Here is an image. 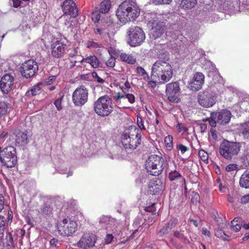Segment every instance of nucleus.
Here are the masks:
<instances>
[{
    "mask_svg": "<svg viewBox=\"0 0 249 249\" xmlns=\"http://www.w3.org/2000/svg\"><path fill=\"white\" fill-rule=\"evenodd\" d=\"M241 228V225L240 223H235L231 224V229L233 231L235 232H237L240 231Z\"/></svg>",
    "mask_w": 249,
    "mask_h": 249,
    "instance_id": "nucleus-58",
    "label": "nucleus"
},
{
    "mask_svg": "<svg viewBox=\"0 0 249 249\" xmlns=\"http://www.w3.org/2000/svg\"><path fill=\"white\" fill-rule=\"evenodd\" d=\"M206 97L203 99V107H212L215 103V97L214 95L207 94Z\"/></svg>",
    "mask_w": 249,
    "mask_h": 249,
    "instance_id": "nucleus-27",
    "label": "nucleus"
},
{
    "mask_svg": "<svg viewBox=\"0 0 249 249\" xmlns=\"http://www.w3.org/2000/svg\"><path fill=\"white\" fill-rule=\"evenodd\" d=\"M91 76L99 83L103 84L105 82V80L103 79L98 76L96 71H92L91 72Z\"/></svg>",
    "mask_w": 249,
    "mask_h": 249,
    "instance_id": "nucleus-48",
    "label": "nucleus"
},
{
    "mask_svg": "<svg viewBox=\"0 0 249 249\" xmlns=\"http://www.w3.org/2000/svg\"><path fill=\"white\" fill-rule=\"evenodd\" d=\"M168 178L170 181L177 186L180 187L184 186L185 189L186 188L184 177L181 175L179 172L177 171L176 170H171L169 172Z\"/></svg>",
    "mask_w": 249,
    "mask_h": 249,
    "instance_id": "nucleus-19",
    "label": "nucleus"
},
{
    "mask_svg": "<svg viewBox=\"0 0 249 249\" xmlns=\"http://www.w3.org/2000/svg\"><path fill=\"white\" fill-rule=\"evenodd\" d=\"M62 8L64 14H68L71 17L75 18L78 15L76 5L72 0H65L63 3Z\"/></svg>",
    "mask_w": 249,
    "mask_h": 249,
    "instance_id": "nucleus-18",
    "label": "nucleus"
},
{
    "mask_svg": "<svg viewBox=\"0 0 249 249\" xmlns=\"http://www.w3.org/2000/svg\"><path fill=\"white\" fill-rule=\"evenodd\" d=\"M148 85L151 88H155L156 86L157 83L159 84V82L155 79H152V80H148Z\"/></svg>",
    "mask_w": 249,
    "mask_h": 249,
    "instance_id": "nucleus-62",
    "label": "nucleus"
},
{
    "mask_svg": "<svg viewBox=\"0 0 249 249\" xmlns=\"http://www.w3.org/2000/svg\"><path fill=\"white\" fill-rule=\"evenodd\" d=\"M176 127L179 133L181 132H186L188 131V128L185 126V125L179 122H178Z\"/></svg>",
    "mask_w": 249,
    "mask_h": 249,
    "instance_id": "nucleus-46",
    "label": "nucleus"
},
{
    "mask_svg": "<svg viewBox=\"0 0 249 249\" xmlns=\"http://www.w3.org/2000/svg\"><path fill=\"white\" fill-rule=\"evenodd\" d=\"M66 44L60 40H57L51 45V54L52 56L56 58L63 57L65 53Z\"/></svg>",
    "mask_w": 249,
    "mask_h": 249,
    "instance_id": "nucleus-17",
    "label": "nucleus"
},
{
    "mask_svg": "<svg viewBox=\"0 0 249 249\" xmlns=\"http://www.w3.org/2000/svg\"><path fill=\"white\" fill-rule=\"evenodd\" d=\"M191 90L193 91H198L202 87V73L196 72L189 83Z\"/></svg>",
    "mask_w": 249,
    "mask_h": 249,
    "instance_id": "nucleus-21",
    "label": "nucleus"
},
{
    "mask_svg": "<svg viewBox=\"0 0 249 249\" xmlns=\"http://www.w3.org/2000/svg\"><path fill=\"white\" fill-rule=\"evenodd\" d=\"M241 145L237 142H231L224 140L220 144L219 153L224 158L231 160L232 157L238 154Z\"/></svg>",
    "mask_w": 249,
    "mask_h": 249,
    "instance_id": "nucleus-8",
    "label": "nucleus"
},
{
    "mask_svg": "<svg viewBox=\"0 0 249 249\" xmlns=\"http://www.w3.org/2000/svg\"><path fill=\"white\" fill-rule=\"evenodd\" d=\"M240 130L245 139L249 138V121L242 125Z\"/></svg>",
    "mask_w": 249,
    "mask_h": 249,
    "instance_id": "nucleus-32",
    "label": "nucleus"
},
{
    "mask_svg": "<svg viewBox=\"0 0 249 249\" xmlns=\"http://www.w3.org/2000/svg\"><path fill=\"white\" fill-rule=\"evenodd\" d=\"M0 161L7 168L15 167L18 161L16 148L8 146L1 149L0 146Z\"/></svg>",
    "mask_w": 249,
    "mask_h": 249,
    "instance_id": "nucleus-7",
    "label": "nucleus"
},
{
    "mask_svg": "<svg viewBox=\"0 0 249 249\" xmlns=\"http://www.w3.org/2000/svg\"><path fill=\"white\" fill-rule=\"evenodd\" d=\"M14 82V77L9 73L4 74L0 81V88L3 93L8 94L13 88Z\"/></svg>",
    "mask_w": 249,
    "mask_h": 249,
    "instance_id": "nucleus-15",
    "label": "nucleus"
},
{
    "mask_svg": "<svg viewBox=\"0 0 249 249\" xmlns=\"http://www.w3.org/2000/svg\"><path fill=\"white\" fill-rule=\"evenodd\" d=\"M77 227L76 221L69 216L58 221L56 224L58 233L63 237L73 236Z\"/></svg>",
    "mask_w": 249,
    "mask_h": 249,
    "instance_id": "nucleus-5",
    "label": "nucleus"
},
{
    "mask_svg": "<svg viewBox=\"0 0 249 249\" xmlns=\"http://www.w3.org/2000/svg\"><path fill=\"white\" fill-rule=\"evenodd\" d=\"M137 124L141 130H145L146 128L143 124L142 119L141 117L139 115L137 116Z\"/></svg>",
    "mask_w": 249,
    "mask_h": 249,
    "instance_id": "nucleus-49",
    "label": "nucleus"
},
{
    "mask_svg": "<svg viewBox=\"0 0 249 249\" xmlns=\"http://www.w3.org/2000/svg\"><path fill=\"white\" fill-rule=\"evenodd\" d=\"M173 137L171 135H168L164 139V142L166 147L168 148L170 150L173 146Z\"/></svg>",
    "mask_w": 249,
    "mask_h": 249,
    "instance_id": "nucleus-37",
    "label": "nucleus"
},
{
    "mask_svg": "<svg viewBox=\"0 0 249 249\" xmlns=\"http://www.w3.org/2000/svg\"><path fill=\"white\" fill-rule=\"evenodd\" d=\"M149 191L153 195H158L164 190V187L162 181L158 178L152 179L148 185Z\"/></svg>",
    "mask_w": 249,
    "mask_h": 249,
    "instance_id": "nucleus-20",
    "label": "nucleus"
},
{
    "mask_svg": "<svg viewBox=\"0 0 249 249\" xmlns=\"http://www.w3.org/2000/svg\"><path fill=\"white\" fill-rule=\"evenodd\" d=\"M242 160L244 165L249 167V152L244 155Z\"/></svg>",
    "mask_w": 249,
    "mask_h": 249,
    "instance_id": "nucleus-54",
    "label": "nucleus"
},
{
    "mask_svg": "<svg viewBox=\"0 0 249 249\" xmlns=\"http://www.w3.org/2000/svg\"><path fill=\"white\" fill-rule=\"evenodd\" d=\"M156 4H169L172 0H153Z\"/></svg>",
    "mask_w": 249,
    "mask_h": 249,
    "instance_id": "nucleus-59",
    "label": "nucleus"
},
{
    "mask_svg": "<svg viewBox=\"0 0 249 249\" xmlns=\"http://www.w3.org/2000/svg\"><path fill=\"white\" fill-rule=\"evenodd\" d=\"M180 7L185 10H189L195 7L196 5L197 0H178Z\"/></svg>",
    "mask_w": 249,
    "mask_h": 249,
    "instance_id": "nucleus-26",
    "label": "nucleus"
},
{
    "mask_svg": "<svg viewBox=\"0 0 249 249\" xmlns=\"http://www.w3.org/2000/svg\"><path fill=\"white\" fill-rule=\"evenodd\" d=\"M95 112L101 117L109 116L113 111L111 99L107 95L99 97L94 103Z\"/></svg>",
    "mask_w": 249,
    "mask_h": 249,
    "instance_id": "nucleus-6",
    "label": "nucleus"
},
{
    "mask_svg": "<svg viewBox=\"0 0 249 249\" xmlns=\"http://www.w3.org/2000/svg\"><path fill=\"white\" fill-rule=\"evenodd\" d=\"M238 168L237 165L236 164H230L226 167V170L228 172L236 170Z\"/></svg>",
    "mask_w": 249,
    "mask_h": 249,
    "instance_id": "nucleus-52",
    "label": "nucleus"
},
{
    "mask_svg": "<svg viewBox=\"0 0 249 249\" xmlns=\"http://www.w3.org/2000/svg\"><path fill=\"white\" fill-rule=\"evenodd\" d=\"M216 215H217V213L213 215V218L217 222V224L221 227H222L223 225V223L222 222V219L219 217H217Z\"/></svg>",
    "mask_w": 249,
    "mask_h": 249,
    "instance_id": "nucleus-61",
    "label": "nucleus"
},
{
    "mask_svg": "<svg viewBox=\"0 0 249 249\" xmlns=\"http://www.w3.org/2000/svg\"><path fill=\"white\" fill-rule=\"evenodd\" d=\"M42 83H39L37 85L34 86L30 90L27 92L26 94L32 96H35L39 94L41 91L40 85Z\"/></svg>",
    "mask_w": 249,
    "mask_h": 249,
    "instance_id": "nucleus-33",
    "label": "nucleus"
},
{
    "mask_svg": "<svg viewBox=\"0 0 249 249\" xmlns=\"http://www.w3.org/2000/svg\"><path fill=\"white\" fill-rule=\"evenodd\" d=\"M123 92L125 94V98L128 99V102L130 104H133L135 102V97L131 93H127L124 90H123Z\"/></svg>",
    "mask_w": 249,
    "mask_h": 249,
    "instance_id": "nucleus-43",
    "label": "nucleus"
},
{
    "mask_svg": "<svg viewBox=\"0 0 249 249\" xmlns=\"http://www.w3.org/2000/svg\"><path fill=\"white\" fill-rule=\"evenodd\" d=\"M38 70V66L37 62L33 59L25 61L21 67L22 75L26 78L35 75Z\"/></svg>",
    "mask_w": 249,
    "mask_h": 249,
    "instance_id": "nucleus-13",
    "label": "nucleus"
},
{
    "mask_svg": "<svg viewBox=\"0 0 249 249\" xmlns=\"http://www.w3.org/2000/svg\"><path fill=\"white\" fill-rule=\"evenodd\" d=\"M239 183L241 187L249 188V171H246L242 174Z\"/></svg>",
    "mask_w": 249,
    "mask_h": 249,
    "instance_id": "nucleus-28",
    "label": "nucleus"
},
{
    "mask_svg": "<svg viewBox=\"0 0 249 249\" xmlns=\"http://www.w3.org/2000/svg\"><path fill=\"white\" fill-rule=\"evenodd\" d=\"M80 62V63L85 62L88 63L93 68H97L101 65L100 60L95 55H90L86 58H83Z\"/></svg>",
    "mask_w": 249,
    "mask_h": 249,
    "instance_id": "nucleus-23",
    "label": "nucleus"
},
{
    "mask_svg": "<svg viewBox=\"0 0 249 249\" xmlns=\"http://www.w3.org/2000/svg\"><path fill=\"white\" fill-rule=\"evenodd\" d=\"M111 7V1L110 0H104L100 3L99 9L100 13L106 14L107 13Z\"/></svg>",
    "mask_w": 249,
    "mask_h": 249,
    "instance_id": "nucleus-29",
    "label": "nucleus"
},
{
    "mask_svg": "<svg viewBox=\"0 0 249 249\" xmlns=\"http://www.w3.org/2000/svg\"><path fill=\"white\" fill-rule=\"evenodd\" d=\"M137 73L142 76L143 79L146 81L149 80V76L148 74L146 72L145 70L141 66L137 67L136 69Z\"/></svg>",
    "mask_w": 249,
    "mask_h": 249,
    "instance_id": "nucleus-34",
    "label": "nucleus"
},
{
    "mask_svg": "<svg viewBox=\"0 0 249 249\" xmlns=\"http://www.w3.org/2000/svg\"><path fill=\"white\" fill-rule=\"evenodd\" d=\"M180 93L179 84L178 82L168 83L166 86V93L169 101L178 103L180 101L179 97Z\"/></svg>",
    "mask_w": 249,
    "mask_h": 249,
    "instance_id": "nucleus-12",
    "label": "nucleus"
},
{
    "mask_svg": "<svg viewBox=\"0 0 249 249\" xmlns=\"http://www.w3.org/2000/svg\"><path fill=\"white\" fill-rule=\"evenodd\" d=\"M140 9L136 2L125 0L119 6L116 15L122 23H126L136 19L140 15Z\"/></svg>",
    "mask_w": 249,
    "mask_h": 249,
    "instance_id": "nucleus-2",
    "label": "nucleus"
},
{
    "mask_svg": "<svg viewBox=\"0 0 249 249\" xmlns=\"http://www.w3.org/2000/svg\"><path fill=\"white\" fill-rule=\"evenodd\" d=\"M92 19L95 22H98L100 19L101 16L100 14V12L95 11L92 13Z\"/></svg>",
    "mask_w": 249,
    "mask_h": 249,
    "instance_id": "nucleus-47",
    "label": "nucleus"
},
{
    "mask_svg": "<svg viewBox=\"0 0 249 249\" xmlns=\"http://www.w3.org/2000/svg\"><path fill=\"white\" fill-rule=\"evenodd\" d=\"M89 92L88 89L83 85L77 87L72 95V101L76 107H81L88 101Z\"/></svg>",
    "mask_w": 249,
    "mask_h": 249,
    "instance_id": "nucleus-10",
    "label": "nucleus"
},
{
    "mask_svg": "<svg viewBox=\"0 0 249 249\" xmlns=\"http://www.w3.org/2000/svg\"><path fill=\"white\" fill-rule=\"evenodd\" d=\"M215 115L217 117V123L222 125L228 124L231 118V113L228 110H223Z\"/></svg>",
    "mask_w": 249,
    "mask_h": 249,
    "instance_id": "nucleus-22",
    "label": "nucleus"
},
{
    "mask_svg": "<svg viewBox=\"0 0 249 249\" xmlns=\"http://www.w3.org/2000/svg\"><path fill=\"white\" fill-rule=\"evenodd\" d=\"M6 220L3 216L0 215V235L3 234L5 228Z\"/></svg>",
    "mask_w": 249,
    "mask_h": 249,
    "instance_id": "nucleus-40",
    "label": "nucleus"
},
{
    "mask_svg": "<svg viewBox=\"0 0 249 249\" xmlns=\"http://www.w3.org/2000/svg\"><path fill=\"white\" fill-rule=\"evenodd\" d=\"M8 109V104L4 102L0 101V118L6 114Z\"/></svg>",
    "mask_w": 249,
    "mask_h": 249,
    "instance_id": "nucleus-35",
    "label": "nucleus"
},
{
    "mask_svg": "<svg viewBox=\"0 0 249 249\" xmlns=\"http://www.w3.org/2000/svg\"><path fill=\"white\" fill-rule=\"evenodd\" d=\"M203 235L206 236L207 242H209L211 241L212 236L209 230L206 228H203Z\"/></svg>",
    "mask_w": 249,
    "mask_h": 249,
    "instance_id": "nucleus-51",
    "label": "nucleus"
},
{
    "mask_svg": "<svg viewBox=\"0 0 249 249\" xmlns=\"http://www.w3.org/2000/svg\"><path fill=\"white\" fill-rule=\"evenodd\" d=\"M56 79V75L50 76L48 78L44 79L42 84H44V85H51L55 81Z\"/></svg>",
    "mask_w": 249,
    "mask_h": 249,
    "instance_id": "nucleus-36",
    "label": "nucleus"
},
{
    "mask_svg": "<svg viewBox=\"0 0 249 249\" xmlns=\"http://www.w3.org/2000/svg\"><path fill=\"white\" fill-rule=\"evenodd\" d=\"M50 244L51 246L54 247L55 248H59V243H58V240L53 238L50 241Z\"/></svg>",
    "mask_w": 249,
    "mask_h": 249,
    "instance_id": "nucleus-55",
    "label": "nucleus"
},
{
    "mask_svg": "<svg viewBox=\"0 0 249 249\" xmlns=\"http://www.w3.org/2000/svg\"><path fill=\"white\" fill-rule=\"evenodd\" d=\"M167 165V162L163 157L153 154L146 160L145 169L149 175L159 176L162 174Z\"/></svg>",
    "mask_w": 249,
    "mask_h": 249,
    "instance_id": "nucleus-3",
    "label": "nucleus"
},
{
    "mask_svg": "<svg viewBox=\"0 0 249 249\" xmlns=\"http://www.w3.org/2000/svg\"><path fill=\"white\" fill-rule=\"evenodd\" d=\"M176 148L177 150L180 151L181 154H184L185 152L189 150V148L182 144L177 145Z\"/></svg>",
    "mask_w": 249,
    "mask_h": 249,
    "instance_id": "nucleus-50",
    "label": "nucleus"
},
{
    "mask_svg": "<svg viewBox=\"0 0 249 249\" xmlns=\"http://www.w3.org/2000/svg\"><path fill=\"white\" fill-rule=\"evenodd\" d=\"M155 204L153 203L151 206L146 207L145 210L147 212H151L153 214L156 213V209L155 207Z\"/></svg>",
    "mask_w": 249,
    "mask_h": 249,
    "instance_id": "nucleus-53",
    "label": "nucleus"
},
{
    "mask_svg": "<svg viewBox=\"0 0 249 249\" xmlns=\"http://www.w3.org/2000/svg\"><path fill=\"white\" fill-rule=\"evenodd\" d=\"M60 19L62 21H63V23L64 25L68 26V27H69V25L71 24V17H70L68 14L66 15L64 14V15L60 18Z\"/></svg>",
    "mask_w": 249,
    "mask_h": 249,
    "instance_id": "nucleus-38",
    "label": "nucleus"
},
{
    "mask_svg": "<svg viewBox=\"0 0 249 249\" xmlns=\"http://www.w3.org/2000/svg\"><path fill=\"white\" fill-rule=\"evenodd\" d=\"M128 43L131 47L141 45L145 39V35L142 29L138 26L131 27L127 32Z\"/></svg>",
    "mask_w": 249,
    "mask_h": 249,
    "instance_id": "nucleus-9",
    "label": "nucleus"
},
{
    "mask_svg": "<svg viewBox=\"0 0 249 249\" xmlns=\"http://www.w3.org/2000/svg\"><path fill=\"white\" fill-rule=\"evenodd\" d=\"M113 239V236L111 234H108L105 238V242L106 244H110Z\"/></svg>",
    "mask_w": 249,
    "mask_h": 249,
    "instance_id": "nucleus-57",
    "label": "nucleus"
},
{
    "mask_svg": "<svg viewBox=\"0 0 249 249\" xmlns=\"http://www.w3.org/2000/svg\"><path fill=\"white\" fill-rule=\"evenodd\" d=\"M97 236L90 232H86L83 234L77 244H73V246H77L83 249H89L93 248L97 241Z\"/></svg>",
    "mask_w": 249,
    "mask_h": 249,
    "instance_id": "nucleus-11",
    "label": "nucleus"
},
{
    "mask_svg": "<svg viewBox=\"0 0 249 249\" xmlns=\"http://www.w3.org/2000/svg\"><path fill=\"white\" fill-rule=\"evenodd\" d=\"M178 222V219L175 217H172L170 219L169 222L166 224L167 226L169 227L170 229L174 228Z\"/></svg>",
    "mask_w": 249,
    "mask_h": 249,
    "instance_id": "nucleus-42",
    "label": "nucleus"
},
{
    "mask_svg": "<svg viewBox=\"0 0 249 249\" xmlns=\"http://www.w3.org/2000/svg\"><path fill=\"white\" fill-rule=\"evenodd\" d=\"M174 70L168 61V58L159 59L152 66L151 78L159 82V84H164L169 82L173 77Z\"/></svg>",
    "mask_w": 249,
    "mask_h": 249,
    "instance_id": "nucleus-1",
    "label": "nucleus"
},
{
    "mask_svg": "<svg viewBox=\"0 0 249 249\" xmlns=\"http://www.w3.org/2000/svg\"><path fill=\"white\" fill-rule=\"evenodd\" d=\"M141 133L136 127L129 128L124 130L121 135V142L126 148L135 149L141 142Z\"/></svg>",
    "mask_w": 249,
    "mask_h": 249,
    "instance_id": "nucleus-4",
    "label": "nucleus"
},
{
    "mask_svg": "<svg viewBox=\"0 0 249 249\" xmlns=\"http://www.w3.org/2000/svg\"><path fill=\"white\" fill-rule=\"evenodd\" d=\"M53 208L48 202L44 203L40 208V213L43 215H49L52 213Z\"/></svg>",
    "mask_w": 249,
    "mask_h": 249,
    "instance_id": "nucleus-30",
    "label": "nucleus"
},
{
    "mask_svg": "<svg viewBox=\"0 0 249 249\" xmlns=\"http://www.w3.org/2000/svg\"><path fill=\"white\" fill-rule=\"evenodd\" d=\"M171 230V229H170V228H169L166 224L160 230L158 233L160 236H162L163 235L168 233Z\"/></svg>",
    "mask_w": 249,
    "mask_h": 249,
    "instance_id": "nucleus-44",
    "label": "nucleus"
},
{
    "mask_svg": "<svg viewBox=\"0 0 249 249\" xmlns=\"http://www.w3.org/2000/svg\"><path fill=\"white\" fill-rule=\"evenodd\" d=\"M63 98V96H60L59 98L56 99L54 102V105L56 107L57 109L59 111L62 109V101Z\"/></svg>",
    "mask_w": 249,
    "mask_h": 249,
    "instance_id": "nucleus-41",
    "label": "nucleus"
},
{
    "mask_svg": "<svg viewBox=\"0 0 249 249\" xmlns=\"http://www.w3.org/2000/svg\"><path fill=\"white\" fill-rule=\"evenodd\" d=\"M103 45L101 43L96 42L93 41H88L87 42V47L88 48L96 49L98 48H101Z\"/></svg>",
    "mask_w": 249,
    "mask_h": 249,
    "instance_id": "nucleus-39",
    "label": "nucleus"
},
{
    "mask_svg": "<svg viewBox=\"0 0 249 249\" xmlns=\"http://www.w3.org/2000/svg\"><path fill=\"white\" fill-rule=\"evenodd\" d=\"M4 197L2 195L0 194V212H1L4 208Z\"/></svg>",
    "mask_w": 249,
    "mask_h": 249,
    "instance_id": "nucleus-64",
    "label": "nucleus"
},
{
    "mask_svg": "<svg viewBox=\"0 0 249 249\" xmlns=\"http://www.w3.org/2000/svg\"><path fill=\"white\" fill-rule=\"evenodd\" d=\"M207 113L210 114V117H207L206 118H203V122H206L207 121H209L210 124L212 127H215L216 125V123H217V121H214L213 120H209L210 118H211L212 113L211 112L208 111Z\"/></svg>",
    "mask_w": 249,
    "mask_h": 249,
    "instance_id": "nucleus-45",
    "label": "nucleus"
},
{
    "mask_svg": "<svg viewBox=\"0 0 249 249\" xmlns=\"http://www.w3.org/2000/svg\"><path fill=\"white\" fill-rule=\"evenodd\" d=\"M120 60L130 65H133L136 62V59L132 54L121 53L119 55Z\"/></svg>",
    "mask_w": 249,
    "mask_h": 249,
    "instance_id": "nucleus-25",
    "label": "nucleus"
},
{
    "mask_svg": "<svg viewBox=\"0 0 249 249\" xmlns=\"http://www.w3.org/2000/svg\"><path fill=\"white\" fill-rule=\"evenodd\" d=\"M108 52L109 54L110 57L106 61V64L107 67L113 68L115 65L116 58L115 57L113 56L112 55H116V53L110 50H108Z\"/></svg>",
    "mask_w": 249,
    "mask_h": 249,
    "instance_id": "nucleus-31",
    "label": "nucleus"
},
{
    "mask_svg": "<svg viewBox=\"0 0 249 249\" xmlns=\"http://www.w3.org/2000/svg\"><path fill=\"white\" fill-rule=\"evenodd\" d=\"M14 135L16 137V140L18 143L27 144L28 142L29 136L27 131L22 132L19 130H17L15 131Z\"/></svg>",
    "mask_w": 249,
    "mask_h": 249,
    "instance_id": "nucleus-24",
    "label": "nucleus"
},
{
    "mask_svg": "<svg viewBox=\"0 0 249 249\" xmlns=\"http://www.w3.org/2000/svg\"><path fill=\"white\" fill-rule=\"evenodd\" d=\"M147 26L152 30V34L155 38L160 36L164 33L165 23L154 18L150 20L147 23Z\"/></svg>",
    "mask_w": 249,
    "mask_h": 249,
    "instance_id": "nucleus-14",
    "label": "nucleus"
},
{
    "mask_svg": "<svg viewBox=\"0 0 249 249\" xmlns=\"http://www.w3.org/2000/svg\"><path fill=\"white\" fill-rule=\"evenodd\" d=\"M240 203L243 204L249 203V194L244 195L241 197Z\"/></svg>",
    "mask_w": 249,
    "mask_h": 249,
    "instance_id": "nucleus-56",
    "label": "nucleus"
},
{
    "mask_svg": "<svg viewBox=\"0 0 249 249\" xmlns=\"http://www.w3.org/2000/svg\"><path fill=\"white\" fill-rule=\"evenodd\" d=\"M215 235L218 237H221L223 239H225L226 234L221 230H217L215 233Z\"/></svg>",
    "mask_w": 249,
    "mask_h": 249,
    "instance_id": "nucleus-60",
    "label": "nucleus"
},
{
    "mask_svg": "<svg viewBox=\"0 0 249 249\" xmlns=\"http://www.w3.org/2000/svg\"><path fill=\"white\" fill-rule=\"evenodd\" d=\"M125 95L124 94H121L120 93L118 92L116 94V95L114 97V100L118 102L121 99L124 98Z\"/></svg>",
    "mask_w": 249,
    "mask_h": 249,
    "instance_id": "nucleus-63",
    "label": "nucleus"
},
{
    "mask_svg": "<svg viewBox=\"0 0 249 249\" xmlns=\"http://www.w3.org/2000/svg\"><path fill=\"white\" fill-rule=\"evenodd\" d=\"M203 67L206 71L208 77H212V82L214 84L217 82L218 78H221L217 69L212 64V62L208 60L203 61Z\"/></svg>",
    "mask_w": 249,
    "mask_h": 249,
    "instance_id": "nucleus-16",
    "label": "nucleus"
}]
</instances>
